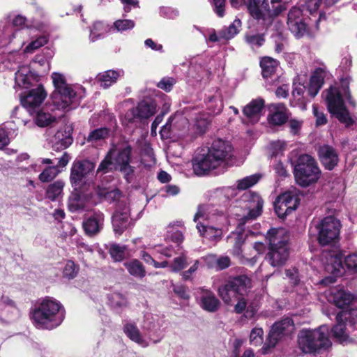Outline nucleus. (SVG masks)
<instances>
[{"label": "nucleus", "instance_id": "nucleus-1", "mask_svg": "<svg viewBox=\"0 0 357 357\" xmlns=\"http://www.w3.org/2000/svg\"><path fill=\"white\" fill-rule=\"evenodd\" d=\"M251 287V280L248 276L242 275L228 280L218 288V292L225 304L234 305L235 313L244 312L245 318L251 319L257 313V308L253 304L248 305V301L244 297V294Z\"/></svg>", "mask_w": 357, "mask_h": 357}, {"label": "nucleus", "instance_id": "nucleus-2", "mask_svg": "<svg viewBox=\"0 0 357 357\" xmlns=\"http://www.w3.org/2000/svg\"><path fill=\"white\" fill-rule=\"evenodd\" d=\"M231 144L220 139L213 142L206 154L198 155L192 160L195 174L202 176L224 165L232 156Z\"/></svg>", "mask_w": 357, "mask_h": 357}, {"label": "nucleus", "instance_id": "nucleus-3", "mask_svg": "<svg viewBox=\"0 0 357 357\" xmlns=\"http://www.w3.org/2000/svg\"><path fill=\"white\" fill-rule=\"evenodd\" d=\"M350 82L349 77L341 79L340 88L330 87L326 96L329 112L347 126L351 125L353 121L344 105V99H347L351 105H355L349 89Z\"/></svg>", "mask_w": 357, "mask_h": 357}, {"label": "nucleus", "instance_id": "nucleus-4", "mask_svg": "<svg viewBox=\"0 0 357 357\" xmlns=\"http://www.w3.org/2000/svg\"><path fill=\"white\" fill-rule=\"evenodd\" d=\"M199 219L209 220L218 226V227H214L206 226L199 222L197 224V229L200 235L213 241H218L221 239L222 236L221 227L227 226L229 224L228 218L225 214L209 205L199 206L194 216V221L197 222Z\"/></svg>", "mask_w": 357, "mask_h": 357}, {"label": "nucleus", "instance_id": "nucleus-5", "mask_svg": "<svg viewBox=\"0 0 357 357\" xmlns=\"http://www.w3.org/2000/svg\"><path fill=\"white\" fill-rule=\"evenodd\" d=\"M65 311L61 304L52 298L43 299L35 307L32 319L38 327L54 328L63 321Z\"/></svg>", "mask_w": 357, "mask_h": 357}, {"label": "nucleus", "instance_id": "nucleus-6", "mask_svg": "<svg viewBox=\"0 0 357 357\" xmlns=\"http://www.w3.org/2000/svg\"><path fill=\"white\" fill-rule=\"evenodd\" d=\"M52 79L54 86V91L52 100L54 109H73L78 105L76 100V93L70 85L66 83L62 74L53 73Z\"/></svg>", "mask_w": 357, "mask_h": 357}, {"label": "nucleus", "instance_id": "nucleus-7", "mask_svg": "<svg viewBox=\"0 0 357 357\" xmlns=\"http://www.w3.org/2000/svg\"><path fill=\"white\" fill-rule=\"evenodd\" d=\"M289 0L284 3L270 7L268 0H249L248 9L250 15L257 20H261L266 27L270 26L275 19L280 16L287 9Z\"/></svg>", "mask_w": 357, "mask_h": 357}, {"label": "nucleus", "instance_id": "nucleus-8", "mask_svg": "<svg viewBox=\"0 0 357 357\" xmlns=\"http://www.w3.org/2000/svg\"><path fill=\"white\" fill-rule=\"evenodd\" d=\"M245 213L242 215L236 214L240 218L241 225H245L250 220H255L259 217L262 211L263 201L260 196L255 192H248L245 193L241 200Z\"/></svg>", "mask_w": 357, "mask_h": 357}, {"label": "nucleus", "instance_id": "nucleus-9", "mask_svg": "<svg viewBox=\"0 0 357 357\" xmlns=\"http://www.w3.org/2000/svg\"><path fill=\"white\" fill-rule=\"evenodd\" d=\"M319 229L317 240L321 245L334 243L339 238L341 229L340 222L333 216L324 218L317 226Z\"/></svg>", "mask_w": 357, "mask_h": 357}, {"label": "nucleus", "instance_id": "nucleus-10", "mask_svg": "<svg viewBox=\"0 0 357 357\" xmlns=\"http://www.w3.org/2000/svg\"><path fill=\"white\" fill-rule=\"evenodd\" d=\"M294 329L293 320L289 317L275 322L269 332L267 340L263 347V354H267L270 348H273L283 336L291 333Z\"/></svg>", "mask_w": 357, "mask_h": 357}, {"label": "nucleus", "instance_id": "nucleus-11", "mask_svg": "<svg viewBox=\"0 0 357 357\" xmlns=\"http://www.w3.org/2000/svg\"><path fill=\"white\" fill-rule=\"evenodd\" d=\"M296 182L302 187L309 186L312 183V158L308 154H303L298 158L294 167Z\"/></svg>", "mask_w": 357, "mask_h": 357}, {"label": "nucleus", "instance_id": "nucleus-12", "mask_svg": "<svg viewBox=\"0 0 357 357\" xmlns=\"http://www.w3.org/2000/svg\"><path fill=\"white\" fill-rule=\"evenodd\" d=\"M275 211L278 216L284 218L298 206V197L297 190L293 188L278 197L275 202Z\"/></svg>", "mask_w": 357, "mask_h": 357}, {"label": "nucleus", "instance_id": "nucleus-13", "mask_svg": "<svg viewBox=\"0 0 357 357\" xmlns=\"http://www.w3.org/2000/svg\"><path fill=\"white\" fill-rule=\"evenodd\" d=\"M310 19L305 17L302 10L296 7H292L287 14V26L289 31L296 38H302L307 31Z\"/></svg>", "mask_w": 357, "mask_h": 357}, {"label": "nucleus", "instance_id": "nucleus-14", "mask_svg": "<svg viewBox=\"0 0 357 357\" xmlns=\"http://www.w3.org/2000/svg\"><path fill=\"white\" fill-rule=\"evenodd\" d=\"M95 167V163L88 160L73 162L70 169V181L75 190L81 188L84 178L94 170Z\"/></svg>", "mask_w": 357, "mask_h": 357}, {"label": "nucleus", "instance_id": "nucleus-15", "mask_svg": "<svg viewBox=\"0 0 357 357\" xmlns=\"http://www.w3.org/2000/svg\"><path fill=\"white\" fill-rule=\"evenodd\" d=\"M132 225L133 221L130 217L129 207L123 201H120L112 216L114 231L118 235H121Z\"/></svg>", "mask_w": 357, "mask_h": 357}, {"label": "nucleus", "instance_id": "nucleus-16", "mask_svg": "<svg viewBox=\"0 0 357 357\" xmlns=\"http://www.w3.org/2000/svg\"><path fill=\"white\" fill-rule=\"evenodd\" d=\"M47 97V92L42 85H38L24 95L20 96L22 106L30 113H33L40 106Z\"/></svg>", "mask_w": 357, "mask_h": 357}, {"label": "nucleus", "instance_id": "nucleus-17", "mask_svg": "<svg viewBox=\"0 0 357 357\" xmlns=\"http://www.w3.org/2000/svg\"><path fill=\"white\" fill-rule=\"evenodd\" d=\"M351 312L342 310L336 316L337 324L332 329L333 337L341 344H347L353 341L347 331L345 322L351 317Z\"/></svg>", "mask_w": 357, "mask_h": 357}, {"label": "nucleus", "instance_id": "nucleus-18", "mask_svg": "<svg viewBox=\"0 0 357 357\" xmlns=\"http://www.w3.org/2000/svg\"><path fill=\"white\" fill-rule=\"evenodd\" d=\"M265 102L264 99L258 98L252 100L243 109V114L245 116L242 118L243 123H256L259 121L264 107Z\"/></svg>", "mask_w": 357, "mask_h": 357}, {"label": "nucleus", "instance_id": "nucleus-19", "mask_svg": "<svg viewBox=\"0 0 357 357\" xmlns=\"http://www.w3.org/2000/svg\"><path fill=\"white\" fill-rule=\"evenodd\" d=\"M331 345L328 326L323 325L314 331V355L327 351Z\"/></svg>", "mask_w": 357, "mask_h": 357}, {"label": "nucleus", "instance_id": "nucleus-20", "mask_svg": "<svg viewBox=\"0 0 357 357\" xmlns=\"http://www.w3.org/2000/svg\"><path fill=\"white\" fill-rule=\"evenodd\" d=\"M297 82H294L293 96L298 98V100L303 98L304 92L307 90L309 95L312 94V73L308 75L300 74L297 77Z\"/></svg>", "mask_w": 357, "mask_h": 357}, {"label": "nucleus", "instance_id": "nucleus-21", "mask_svg": "<svg viewBox=\"0 0 357 357\" xmlns=\"http://www.w3.org/2000/svg\"><path fill=\"white\" fill-rule=\"evenodd\" d=\"M319 160L328 170H332L337 165L339 158L336 151L331 146L324 145L318 151Z\"/></svg>", "mask_w": 357, "mask_h": 357}, {"label": "nucleus", "instance_id": "nucleus-22", "mask_svg": "<svg viewBox=\"0 0 357 357\" xmlns=\"http://www.w3.org/2000/svg\"><path fill=\"white\" fill-rule=\"evenodd\" d=\"M104 215L102 213H95L83 222V227L85 233L90 236L98 234L102 229Z\"/></svg>", "mask_w": 357, "mask_h": 357}, {"label": "nucleus", "instance_id": "nucleus-23", "mask_svg": "<svg viewBox=\"0 0 357 357\" xmlns=\"http://www.w3.org/2000/svg\"><path fill=\"white\" fill-rule=\"evenodd\" d=\"M289 257V251L287 246L278 248H269L266 255V259L273 267L281 266L285 264Z\"/></svg>", "mask_w": 357, "mask_h": 357}, {"label": "nucleus", "instance_id": "nucleus-24", "mask_svg": "<svg viewBox=\"0 0 357 357\" xmlns=\"http://www.w3.org/2000/svg\"><path fill=\"white\" fill-rule=\"evenodd\" d=\"M266 239L268 241L269 248H278L287 246L288 236L284 229L272 228L268 231Z\"/></svg>", "mask_w": 357, "mask_h": 357}, {"label": "nucleus", "instance_id": "nucleus-25", "mask_svg": "<svg viewBox=\"0 0 357 357\" xmlns=\"http://www.w3.org/2000/svg\"><path fill=\"white\" fill-rule=\"evenodd\" d=\"M329 299L338 307L349 305L354 299L349 292L341 288H333L330 291Z\"/></svg>", "mask_w": 357, "mask_h": 357}, {"label": "nucleus", "instance_id": "nucleus-26", "mask_svg": "<svg viewBox=\"0 0 357 357\" xmlns=\"http://www.w3.org/2000/svg\"><path fill=\"white\" fill-rule=\"evenodd\" d=\"M329 73L326 66L318 61H314V96L322 87L325 79L328 78Z\"/></svg>", "mask_w": 357, "mask_h": 357}, {"label": "nucleus", "instance_id": "nucleus-27", "mask_svg": "<svg viewBox=\"0 0 357 357\" xmlns=\"http://www.w3.org/2000/svg\"><path fill=\"white\" fill-rule=\"evenodd\" d=\"M201 306L202 307L211 312L217 311L220 307V301L215 294L207 289H201Z\"/></svg>", "mask_w": 357, "mask_h": 357}, {"label": "nucleus", "instance_id": "nucleus-28", "mask_svg": "<svg viewBox=\"0 0 357 357\" xmlns=\"http://www.w3.org/2000/svg\"><path fill=\"white\" fill-rule=\"evenodd\" d=\"M326 270L335 275H342L344 272V266L341 256L335 253H327L326 255Z\"/></svg>", "mask_w": 357, "mask_h": 357}, {"label": "nucleus", "instance_id": "nucleus-29", "mask_svg": "<svg viewBox=\"0 0 357 357\" xmlns=\"http://www.w3.org/2000/svg\"><path fill=\"white\" fill-rule=\"evenodd\" d=\"M123 70H109L100 73L97 77V79L102 87L107 89L114 84L118 78L123 76Z\"/></svg>", "mask_w": 357, "mask_h": 357}, {"label": "nucleus", "instance_id": "nucleus-30", "mask_svg": "<svg viewBox=\"0 0 357 357\" xmlns=\"http://www.w3.org/2000/svg\"><path fill=\"white\" fill-rule=\"evenodd\" d=\"M210 120L205 115H199L195 119L192 126L193 132L190 134V139L192 140L199 135H204L208 130L210 125Z\"/></svg>", "mask_w": 357, "mask_h": 357}, {"label": "nucleus", "instance_id": "nucleus-31", "mask_svg": "<svg viewBox=\"0 0 357 357\" xmlns=\"http://www.w3.org/2000/svg\"><path fill=\"white\" fill-rule=\"evenodd\" d=\"M299 348L303 353H312V331L303 329L298 336Z\"/></svg>", "mask_w": 357, "mask_h": 357}, {"label": "nucleus", "instance_id": "nucleus-32", "mask_svg": "<svg viewBox=\"0 0 357 357\" xmlns=\"http://www.w3.org/2000/svg\"><path fill=\"white\" fill-rule=\"evenodd\" d=\"M65 183L57 180L50 184L46 189V197L52 202L59 201L63 197V190Z\"/></svg>", "mask_w": 357, "mask_h": 357}, {"label": "nucleus", "instance_id": "nucleus-33", "mask_svg": "<svg viewBox=\"0 0 357 357\" xmlns=\"http://www.w3.org/2000/svg\"><path fill=\"white\" fill-rule=\"evenodd\" d=\"M183 224L181 221H176L171 222L167 227V238H170L172 241L181 243L183 241V231L180 229H183Z\"/></svg>", "mask_w": 357, "mask_h": 357}, {"label": "nucleus", "instance_id": "nucleus-34", "mask_svg": "<svg viewBox=\"0 0 357 357\" xmlns=\"http://www.w3.org/2000/svg\"><path fill=\"white\" fill-rule=\"evenodd\" d=\"M124 332L133 342L143 347H148V342L142 337L139 330L132 324H126L124 326Z\"/></svg>", "mask_w": 357, "mask_h": 357}, {"label": "nucleus", "instance_id": "nucleus-35", "mask_svg": "<svg viewBox=\"0 0 357 357\" xmlns=\"http://www.w3.org/2000/svg\"><path fill=\"white\" fill-rule=\"evenodd\" d=\"M123 265L132 276L139 279L145 277V268L139 260L132 259L124 262Z\"/></svg>", "mask_w": 357, "mask_h": 357}, {"label": "nucleus", "instance_id": "nucleus-36", "mask_svg": "<svg viewBox=\"0 0 357 357\" xmlns=\"http://www.w3.org/2000/svg\"><path fill=\"white\" fill-rule=\"evenodd\" d=\"M73 137L69 131L58 130L54 136V146L56 149H65L73 143Z\"/></svg>", "mask_w": 357, "mask_h": 357}, {"label": "nucleus", "instance_id": "nucleus-37", "mask_svg": "<svg viewBox=\"0 0 357 357\" xmlns=\"http://www.w3.org/2000/svg\"><path fill=\"white\" fill-rule=\"evenodd\" d=\"M139 119H149L156 112V105L151 101L142 100L136 107Z\"/></svg>", "mask_w": 357, "mask_h": 357}, {"label": "nucleus", "instance_id": "nucleus-38", "mask_svg": "<svg viewBox=\"0 0 357 357\" xmlns=\"http://www.w3.org/2000/svg\"><path fill=\"white\" fill-rule=\"evenodd\" d=\"M96 193L100 198L104 199L109 202L119 201L121 197V192L116 188H108L98 186Z\"/></svg>", "mask_w": 357, "mask_h": 357}, {"label": "nucleus", "instance_id": "nucleus-39", "mask_svg": "<svg viewBox=\"0 0 357 357\" xmlns=\"http://www.w3.org/2000/svg\"><path fill=\"white\" fill-rule=\"evenodd\" d=\"M260 66L262 70V75L264 79H267L275 75L278 62L276 60L266 56L261 60Z\"/></svg>", "mask_w": 357, "mask_h": 357}, {"label": "nucleus", "instance_id": "nucleus-40", "mask_svg": "<svg viewBox=\"0 0 357 357\" xmlns=\"http://www.w3.org/2000/svg\"><path fill=\"white\" fill-rule=\"evenodd\" d=\"M32 75L28 66H21L15 73V82L22 88H28L31 84Z\"/></svg>", "mask_w": 357, "mask_h": 357}, {"label": "nucleus", "instance_id": "nucleus-41", "mask_svg": "<svg viewBox=\"0 0 357 357\" xmlns=\"http://www.w3.org/2000/svg\"><path fill=\"white\" fill-rule=\"evenodd\" d=\"M241 26V22L239 19H236L229 26L223 28L220 31V38L228 40L236 36Z\"/></svg>", "mask_w": 357, "mask_h": 357}, {"label": "nucleus", "instance_id": "nucleus-42", "mask_svg": "<svg viewBox=\"0 0 357 357\" xmlns=\"http://www.w3.org/2000/svg\"><path fill=\"white\" fill-rule=\"evenodd\" d=\"M131 151L132 148L129 145H126L118 150L116 155L114 154V160L117 167L130 162Z\"/></svg>", "mask_w": 357, "mask_h": 357}, {"label": "nucleus", "instance_id": "nucleus-43", "mask_svg": "<svg viewBox=\"0 0 357 357\" xmlns=\"http://www.w3.org/2000/svg\"><path fill=\"white\" fill-rule=\"evenodd\" d=\"M116 150L114 148L111 149L105 158L102 160L97 169V173L102 174L109 172L112 169V158L114 156Z\"/></svg>", "mask_w": 357, "mask_h": 357}, {"label": "nucleus", "instance_id": "nucleus-44", "mask_svg": "<svg viewBox=\"0 0 357 357\" xmlns=\"http://www.w3.org/2000/svg\"><path fill=\"white\" fill-rule=\"evenodd\" d=\"M56 121L54 116L44 110L38 112L36 116V123L40 127L51 125Z\"/></svg>", "mask_w": 357, "mask_h": 357}, {"label": "nucleus", "instance_id": "nucleus-45", "mask_svg": "<svg viewBox=\"0 0 357 357\" xmlns=\"http://www.w3.org/2000/svg\"><path fill=\"white\" fill-rule=\"evenodd\" d=\"M160 327L157 316L147 314L144 316L142 328L147 331H155Z\"/></svg>", "mask_w": 357, "mask_h": 357}, {"label": "nucleus", "instance_id": "nucleus-46", "mask_svg": "<svg viewBox=\"0 0 357 357\" xmlns=\"http://www.w3.org/2000/svg\"><path fill=\"white\" fill-rule=\"evenodd\" d=\"M68 207L71 211L84 208V202L79 192H73L68 199Z\"/></svg>", "mask_w": 357, "mask_h": 357}, {"label": "nucleus", "instance_id": "nucleus-47", "mask_svg": "<svg viewBox=\"0 0 357 357\" xmlns=\"http://www.w3.org/2000/svg\"><path fill=\"white\" fill-rule=\"evenodd\" d=\"M109 130L107 128H100L91 131L86 140L89 142H96L99 140L104 139L109 136Z\"/></svg>", "mask_w": 357, "mask_h": 357}, {"label": "nucleus", "instance_id": "nucleus-48", "mask_svg": "<svg viewBox=\"0 0 357 357\" xmlns=\"http://www.w3.org/2000/svg\"><path fill=\"white\" fill-rule=\"evenodd\" d=\"M188 266V258L185 254L175 257L172 263L169 265L172 272L177 273L184 269Z\"/></svg>", "mask_w": 357, "mask_h": 357}, {"label": "nucleus", "instance_id": "nucleus-49", "mask_svg": "<svg viewBox=\"0 0 357 357\" xmlns=\"http://www.w3.org/2000/svg\"><path fill=\"white\" fill-rule=\"evenodd\" d=\"M259 179V176L257 174L246 176L237 181L236 188L240 190H246L252 185H255Z\"/></svg>", "mask_w": 357, "mask_h": 357}, {"label": "nucleus", "instance_id": "nucleus-50", "mask_svg": "<svg viewBox=\"0 0 357 357\" xmlns=\"http://www.w3.org/2000/svg\"><path fill=\"white\" fill-rule=\"evenodd\" d=\"M59 173L56 166H51L45 168L39 175V180L43 182H49L53 180Z\"/></svg>", "mask_w": 357, "mask_h": 357}, {"label": "nucleus", "instance_id": "nucleus-51", "mask_svg": "<svg viewBox=\"0 0 357 357\" xmlns=\"http://www.w3.org/2000/svg\"><path fill=\"white\" fill-rule=\"evenodd\" d=\"M135 23L132 20L120 19L116 20L113 24L114 29L118 32H123L132 29Z\"/></svg>", "mask_w": 357, "mask_h": 357}, {"label": "nucleus", "instance_id": "nucleus-52", "mask_svg": "<svg viewBox=\"0 0 357 357\" xmlns=\"http://www.w3.org/2000/svg\"><path fill=\"white\" fill-rule=\"evenodd\" d=\"M287 144L284 141L277 140L271 142L269 144V151L271 157L282 155L286 149Z\"/></svg>", "mask_w": 357, "mask_h": 357}, {"label": "nucleus", "instance_id": "nucleus-53", "mask_svg": "<svg viewBox=\"0 0 357 357\" xmlns=\"http://www.w3.org/2000/svg\"><path fill=\"white\" fill-rule=\"evenodd\" d=\"M126 250V246L112 244L109 248V254L115 261H121L124 259Z\"/></svg>", "mask_w": 357, "mask_h": 357}, {"label": "nucleus", "instance_id": "nucleus-54", "mask_svg": "<svg viewBox=\"0 0 357 357\" xmlns=\"http://www.w3.org/2000/svg\"><path fill=\"white\" fill-rule=\"evenodd\" d=\"M26 22H27L26 18L24 16L21 15H16L13 18V22H12L13 25L14 26L17 27L18 29H22L26 26L29 27V26H28L26 24ZM30 26H32V27H34V28H36L38 29H43V26H41V25L31 24Z\"/></svg>", "mask_w": 357, "mask_h": 357}, {"label": "nucleus", "instance_id": "nucleus-55", "mask_svg": "<svg viewBox=\"0 0 357 357\" xmlns=\"http://www.w3.org/2000/svg\"><path fill=\"white\" fill-rule=\"evenodd\" d=\"M268 122L275 126H280L284 123L287 120V116L285 112H273L268 118Z\"/></svg>", "mask_w": 357, "mask_h": 357}, {"label": "nucleus", "instance_id": "nucleus-56", "mask_svg": "<svg viewBox=\"0 0 357 357\" xmlns=\"http://www.w3.org/2000/svg\"><path fill=\"white\" fill-rule=\"evenodd\" d=\"M245 39L252 48L261 47L265 40L263 34L247 35Z\"/></svg>", "mask_w": 357, "mask_h": 357}, {"label": "nucleus", "instance_id": "nucleus-57", "mask_svg": "<svg viewBox=\"0 0 357 357\" xmlns=\"http://www.w3.org/2000/svg\"><path fill=\"white\" fill-rule=\"evenodd\" d=\"M79 271V268L72 261H67L63 271V276L68 278H74Z\"/></svg>", "mask_w": 357, "mask_h": 357}, {"label": "nucleus", "instance_id": "nucleus-58", "mask_svg": "<svg viewBox=\"0 0 357 357\" xmlns=\"http://www.w3.org/2000/svg\"><path fill=\"white\" fill-rule=\"evenodd\" d=\"M344 264L348 270L357 273V252L346 256L344 259Z\"/></svg>", "mask_w": 357, "mask_h": 357}, {"label": "nucleus", "instance_id": "nucleus-59", "mask_svg": "<svg viewBox=\"0 0 357 357\" xmlns=\"http://www.w3.org/2000/svg\"><path fill=\"white\" fill-rule=\"evenodd\" d=\"M264 331L261 328H254L250 335V341L252 344L259 345L262 342Z\"/></svg>", "mask_w": 357, "mask_h": 357}, {"label": "nucleus", "instance_id": "nucleus-60", "mask_svg": "<svg viewBox=\"0 0 357 357\" xmlns=\"http://www.w3.org/2000/svg\"><path fill=\"white\" fill-rule=\"evenodd\" d=\"M118 168L119 171L123 174L124 177L127 181L130 183L132 181V176L135 172L134 167L131 166L130 163H128L119 166Z\"/></svg>", "mask_w": 357, "mask_h": 357}, {"label": "nucleus", "instance_id": "nucleus-61", "mask_svg": "<svg viewBox=\"0 0 357 357\" xmlns=\"http://www.w3.org/2000/svg\"><path fill=\"white\" fill-rule=\"evenodd\" d=\"M173 291L180 298L184 300H188L190 296L188 294V288L183 284L174 285Z\"/></svg>", "mask_w": 357, "mask_h": 357}, {"label": "nucleus", "instance_id": "nucleus-62", "mask_svg": "<svg viewBox=\"0 0 357 357\" xmlns=\"http://www.w3.org/2000/svg\"><path fill=\"white\" fill-rule=\"evenodd\" d=\"M199 262L198 260L195 261L192 266H191L187 271L182 272L181 276L184 281L190 280L192 279V275L195 273L199 268Z\"/></svg>", "mask_w": 357, "mask_h": 357}, {"label": "nucleus", "instance_id": "nucleus-63", "mask_svg": "<svg viewBox=\"0 0 357 357\" xmlns=\"http://www.w3.org/2000/svg\"><path fill=\"white\" fill-rule=\"evenodd\" d=\"M176 83L175 79L172 77L162 79L158 84V86L166 91H169L173 85Z\"/></svg>", "mask_w": 357, "mask_h": 357}, {"label": "nucleus", "instance_id": "nucleus-64", "mask_svg": "<svg viewBox=\"0 0 357 357\" xmlns=\"http://www.w3.org/2000/svg\"><path fill=\"white\" fill-rule=\"evenodd\" d=\"M47 42V39L45 36H41L39 37L36 40L31 42L26 47V50L28 52L35 50L42 46H43L45 44H46Z\"/></svg>", "mask_w": 357, "mask_h": 357}]
</instances>
